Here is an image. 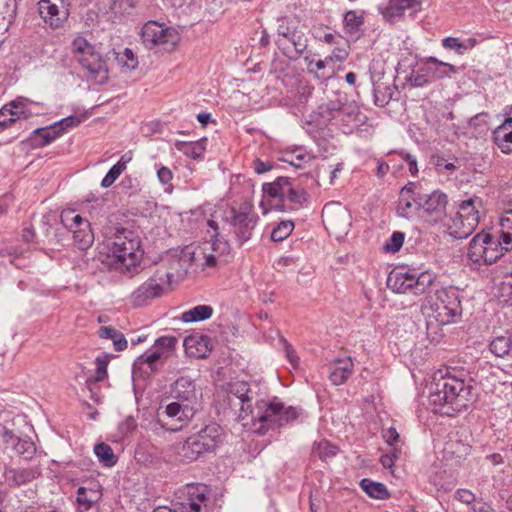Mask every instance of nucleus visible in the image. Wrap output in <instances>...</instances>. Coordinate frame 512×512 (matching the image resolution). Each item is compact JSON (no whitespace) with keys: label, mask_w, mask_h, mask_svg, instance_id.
Segmentation results:
<instances>
[{"label":"nucleus","mask_w":512,"mask_h":512,"mask_svg":"<svg viewBox=\"0 0 512 512\" xmlns=\"http://www.w3.org/2000/svg\"><path fill=\"white\" fill-rule=\"evenodd\" d=\"M470 378L448 373L431 389L429 402L435 411L453 415L467 409L475 400Z\"/></svg>","instance_id":"1"},{"label":"nucleus","mask_w":512,"mask_h":512,"mask_svg":"<svg viewBox=\"0 0 512 512\" xmlns=\"http://www.w3.org/2000/svg\"><path fill=\"white\" fill-rule=\"evenodd\" d=\"M424 309L439 325L455 322L462 314L459 291L454 287L435 290L433 295L426 296Z\"/></svg>","instance_id":"2"},{"label":"nucleus","mask_w":512,"mask_h":512,"mask_svg":"<svg viewBox=\"0 0 512 512\" xmlns=\"http://www.w3.org/2000/svg\"><path fill=\"white\" fill-rule=\"evenodd\" d=\"M71 52L79 63L85 76L98 84H103L108 79V66L102 55L96 51L85 37L77 36L71 44Z\"/></svg>","instance_id":"3"},{"label":"nucleus","mask_w":512,"mask_h":512,"mask_svg":"<svg viewBox=\"0 0 512 512\" xmlns=\"http://www.w3.org/2000/svg\"><path fill=\"white\" fill-rule=\"evenodd\" d=\"M256 404V423H260V428L258 429L260 433L292 423L303 412L299 407L285 406L282 402L277 401L276 398L270 402L257 400Z\"/></svg>","instance_id":"4"},{"label":"nucleus","mask_w":512,"mask_h":512,"mask_svg":"<svg viewBox=\"0 0 512 512\" xmlns=\"http://www.w3.org/2000/svg\"><path fill=\"white\" fill-rule=\"evenodd\" d=\"M258 385L245 381H234L228 384L227 402L231 410L237 413L238 420L250 418L256 424L258 393L254 390Z\"/></svg>","instance_id":"5"},{"label":"nucleus","mask_w":512,"mask_h":512,"mask_svg":"<svg viewBox=\"0 0 512 512\" xmlns=\"http://www.w3.org/2000/svg\"><path fill=\"white\" fill-rule=\"evenodd\" d=\"M131 232H120L109 245L108 258L110 264L121 271H131L141 261L143 252L140 250V241L129 237Z\"/></svg>","instance_id":"6"},{"label":"nucleus","mask_w":512,"mask_h":512,"mask_svg":"<svg viewBox=\"0 0 512 512\" xmlns=\"http://www.w3.org/2000/svg\"><path fill=\"white\" fill-rule=\"evenodd\" d=\"M223 220L229 225L230 232L234 234L238 244L242 245L251 239L259 217L254 212L253 206L244 202L226 210Z\"/></svg>","instance_id":"7"},{"label":"nucleus","mask_w":512,"mask_h":512,"mask_svg":"<svg viewBox=\"0 0 512 512\" xmlns=\"http://www.w3.org/2000/svg\"><path fill=\"white\" fill-rule=\"evenodd\" d=\"M174 273L163 267H159L153 275L143 282L130 295V303L133 307H144L152 300L160 298L171 284Z\"/></svg>","instance_id":"8"},{"label":"nucleus","mask_w":512,"mask_h":512,"mask_svg":"<svg viewBox=\"0 0 512 512\" xmlns=\"http://www.w3.org/2000/svg\"><path fill=\"white\" fill-rule=\"evenodd\" d=\"M278 39L276 45L289 59L296 60L307 48V38L298 30L293 21L283 18L279 20Z\"/></svg>","instance_id":"9"},{"label":"nucleus","mask_w":512,"mask_h":512,"mask_svg":"<svg viewBox=\"0 0 512 512\" xmlns=\"http://www.w3.org/2000/svg\"><path fill=\"white\" fill-rule=\"evenodd\" d=\"M141 39L148 49L161 47L165 51H171L180 40L178 32L165 27L156 21H149L141 29Z\"/></svg>","instance_id":"10"},{"label":"nucleus","mask_w":512,"mask_h":512,"mask_svg":"<svg viewBox=\"0 0 512 512\" xmlns=\"http://www.w3.org/2000/svg\"><path fill=\"white\" fill-rule=\"evenodd\" d=\"M359 113V107L356 103L353 101L349 102L346 96L343 99L338 98L336 101H330L320 107V114L324 122L335 120L337 123L347 126L358 120Z\"/></svg>","instance_id":"11"},{"label":"nucleus","mask_w":512,"mask_h":512,"mask_svg":"<svg viewBox=\"0 0 512 512\" xmlns=\"http://www.w3.org/2000/svg\"><path fill=\"white\" fill-rule=\"evenodd\" d=\"M38 10L45 24L57 29L68 19L69 3L67 0H40Z\"/></svg>","instance_id":"12"},{"label":"nucleus","mask_w":512,"mask_h":512,"mask_svg":"<svg viewBox=\"0 0 512 512\" xmlns=\"http://www.w3.org/2000/svg\"><path fill=\"white\" fill-rule=\"evenodd\" d=\"M210 489L205 484H189L185 489V499L178 503L182 512H208Z\"/></svg>","instance_id":"13"},{"label":"nucleus","mask_w":512,"mask_h":512,"mask_svg":"<svg viewBox=\"0 0 512 512\" xmlns=\"http://www.w3.org/2000/svg\"><path fill=\"white\" fill-rule=\"evenodd\" d=\"M416 209H422L427 215L435 219L445 217L448 204L447 195L441 191H433L430 194L418 193L413 197Z\"/></svg>","instance_id":"14"},{"label":"nucleus","mask_w":512,"mask_h":512,"mask_svg":"<svg viewBox=\"0 0 512 512\" xmlns=\"http://www.w3.org/2000/svg\"><path fill=\"white\" fill-rule=\"evenodd\" d=\"M195 411V407H187V405L172 400L165 406L163 412L171 421V426L166 429L173 432L181 430L192 420Z\"/></svg>","instance_id":"15"},{"label":"nucleus","mask_w":512,"mask_h":512,"mask_svg":"<svg viewBox=\"0 0 512 512\" xmlns=\"http://www.w3.org/2000/svg\"><path fill=\"white\" fill-rule=\"evenodd\" d=\"M443 225L446 227L448 234L456 239L467 238L477 228L474 218L465 219L457 212L454 215H445Z\"/></svg>","instance_id":"16"},{"label":"nucleus","mask_w":512,"mask_h":512,"mask_svg":"<svg viewBox=\"0 0 512 512\" xmlns=\"http://www.w3.org/2000/svg\"><path fill=\"white\" fill-rule=\"evenodd\" d=\"M171 398L187 407H195L197 394L194 381L189 377H179L172 385Z\"/></svg>","instance_id":"17"},{"label":"nucleus","mask_w":512,"mask_h":512,"mask_svg":"<svg viewBox=\"0 0 512 512\" xmlns=\"http://www.w3.org/2000/svg\"><path fill=\"white\" fill-rule=\"evenodd\" d=\"M322 221L327 229L343 231L349 225V213L339 204H326L322 210Z\"/></svg>","instance_id":"18"},{"label":"nucleus","mask_w":512,"mask_h":512,"mask_svg":"<svg viewBox=\"0 0 512 512\" xmlns=\"http://www.w3.org/2000/svg\"><path fill=\"white\" fill-rule=\"evenodd\" d=\"M292 187L293 185L288 177H277L275 181L263 184L262 189L267 197L279 201V203L273 205L275 210L285 211L284 201Z\"/></svg>","instance_id":"19"},{"label":"nucleus","mask_w":512,"mask_h":512,"mask_svg":"<svg viewBox=\"0 0 512 512\" xmlns=\"http://www.w3.org/2000/svg\"><path fill=\"white\" fill-rule=\"evenodd\" d=\"M31 111L21 101H11L0 109V132L20 119H28Z\"/></svg>","instance_id":"20"},{"label":"nucleus","mask_w":512,"mask_h":512,"mask_svg":"<svg viewBox=\"0 0 512 512\" xmlns=\"http://www.w3.org/2000/svg\"><path fill=\"white\" fill-rule=\"evenodd\" d=\"M492 139L501 152L505 154L512 153V108L502 124L493 131Z\"/></svg>","instance_id":"21"},{"label":"nucleus","mask_w":512,"mask_h":512,"mask_svg":"<svg viewBox=\"0 0 512 512\" xmlns=\"http://www.w3.org/2000/svg\"><path fill=\"white\" fill-rule=\"evenodd\" d=\"M40 474L41 471L38 467L20 469L6 468L3 476L7 485L10 487H19L37 479Z\"/></svg>","instance_id":"22"},{"label":"nucleus","mask_w":512,"mask_h":512,"mask_svg":"<svg viewBox=\"0 0 512 512\" xmlns=\"http://www.w3.org/2000/svg\"><path fill=\"white\" fill-rule=\"evenodd\" d=\"M209 445L199 439L197 434L190 436L181 446L179 455L186 462H193L198 460L200 457L207 453H212L209 449Z\"/></svg>","instance_id":"23"},{"label":"nucleus","mask_w":512,"mask_h":512,"mask_svg":"<svg viewBox=\"0 0 512 512\" xmlns=\"http://www.w3.org/2000/svg\"><path fill=\"white\" fill-rule=\"evenodd\" d=\"M420 0H389L387 6L379 7L383 18L388 22H394L402 17L407 9L420 6Z\"/></svg>","instance_id":"24"},{"label":"nucleus","mask_w":512,"mask_h":512,"mask_svg":"<svg viewBox=\"0 0 512 512\" xmlns=\"http://www.w3.org/2000/svg\"><path fill=\"white\" fill-rule=\"evenodd\" d=\"M183 344L186 352L196 358H204L212 350L211 340L206 335H189Z\"/></svg>","instance_id":"25"},{"label":"nucleus","mask_w":512,"mask_h":512,"mask_svg":"<svg viewBox=\"0 0 512 512\" xmlns=\"http://www.w3.org/2000/svg\"><path fill=\"white\" fill-rule=\"evenodd\" d=\"M63 134V128H57L55 123L49 127H42L35 129L30 137L32 147H44Z\"/></svg>","instance_id":"26"},{"label":"nucleus","mask_w":512,"mask_h":512,"mask_svg":"<svg viewBox=\"0 0 512 512\" xmlns=\"http://www.w3.org/2000/svg\"><path fill=\"white\" fill-rule=\"evenodd\" d=\"M425 71L429 72L432 80L450 77L452 74L458 73L459 68L430 56L425 59Z\"/></svg>","instance_id":"27"},{"label":"nucleus","mask_w":512,"mask_h":512,"mask_svg":"<svg viewBox=\"0 0 512 512\" xmlns=\"http://www.w3.org/2000/svg\"><path fill=\"white\" fill-rule=\"evenodd\" d=\"M436 281V274L432 271L426 270L419 274L413 273V281L410 286L411 294L415 296L428 294L430 295L432 288L434 287V283Z\"/></svg>","instance_id":"28"},{"label":"nucleus","mask_w":512,"mask_h":512,"mask_svg":"<svg viewBox=\"0 0 512 512\" xmlns=\"http://www.w3.org/2000/svg\"><path fill=\"white\" fill-rule=\"evenodd\" d=\"M201 441L209 445V450L214 452L224 440L223 428L215 423L211 422L196 433Z\"/></svg>","instance_id":"29"},{"label":"nucleus","mask_w":512,"mask_h":512,"mask_svg":"<svg viewBox=\"0 0 512 512\" xmlns=\"http://www.w3.org/2000/svg\"><path fill=\"white\" fill-rule=\"evenodd\" d=\"M413 281V272L404 269L392 271L387 279V285L396 293H409Z\"/></svg>","instance_id":"30"},{"label":"nucleus","mask_w":512,"mask_h":512,"mask_svg":"<svg viewBox=\"0 0 512 512\" xmlns=\"http://www.w3.org/2000/svg\"><path fill=\"white\" fill-rule=\"evenodd\" d=\"M489 240L490 233L485 231L476 234L472 238L469 244L467 256L473 263L481 265V260H483L485 248Z\"/></svg>","instance_id":"31"},{"label":"nucleus","mask_w":512,"mask_h":512,"mask_svg":"<svg viewBox=\"0 0 512 512\" xmlns=\"http://www.w3.org/2000/svg\"><path fill=\"white\" fill-rule=\"evenodd\" d=\"M162 356L163 353L156 350L150 354L140 355L133 363V373L137 374L138 372L142 371L145 365L148 368V370L144 371L146 374H150L159 370L162 367V363H160Z\"/></svg>","instance_id":"32"},{"label":"nucleus","mask_w":512,"mask_h":512,"mask_svg":"<svg viewBox=\"0 0 512 512\" xmlns=\"http://www.w3.org/2000/svg\"><path fill=\"white\" fill-rule=\"evenodd\" d=\"M353 372V362L351 358L337 359L334 363L329 378L334 385H342Z\"/></svg>","instance_id":"33"},{"label":"nucleus","mask_w":512,"mask_h":512,"mask_svg":"<svg viewBox=\"0 0 512 512\" xmlns=\"http://www.w3.org/2000/svg\"><path fill=\"white\" fill-rule=\"evenodd\" d=\"M88 222L81 215L76 214L73 209L63 210L60 215V224L66 228L68 235L72 233L73 236L74 231L80 230L82 227L86 228Z\"/></svg>","instance_id":"34"},{"label":"nucleus","mask_w":512,"mask_h":512,"mask_svg":"<svg viewBox=\"0 0 512 512\" xmlns=\"http://www.w3.org/2000/svg\"><path fill=\"white\" fill-rule=\"evenodd\" d=\"M482 207V200L479 197L469 198L461 201L458 205V211L461 216L465 219L474 218L476 225L478 226L480 221L479 209Z\"/></svg>","instance_id":"35"},{"label":"nucleus","mask_w":512,"mask_h":512,"mask_svg":"<svg viewBox=\"0 0 512 512\" xmlns=\"http://www.w3.org/2000/svg\"><path fill=\"white\" fill-rule=\"evenodd\" d=\"M98 335L102 339L112 340L116 351H123L127 348V340L124 334L113 327L101 326L98 330Z\"/></svg>","instance_id":"36"},{"label":"nucleus","mask_w":512,"mask_h":512,"mask_svg":"<svg viewBox=\"0 0 512 512\" xmlns=\"http://www.w3.org/2000/svg\"><path fill=\"white\" fill-rule=\"evenodd\" d=\"M360 487L372 498L384 500L389 497V492L383 483L374 482L368 478H363L360 481Z\"/></svg>","instance_id":"37"},{"label":"nucleus","mask_w":512,"mask_h":512,"mask_svg":"<svg viewBox=\"0 0 512 512\" xmlns=\"http://www.w3.org/2000/svg\"><path fill=\"white\" fill-rule=\"evenodd\" d=\"M213 314V308L210 305H197L188 311H185L181 319L184 322H199L209 319Z\"/></svg>","instance_id":"38"},{"label":"nucleus","mask_w":512,"mask_h":512,"mask_svg":"<svg viewBox=\"0 0 512 512\" xmlns=\"http://www.w3.org/2000/svg\"><path fill=\"white\" fill-rule=\"evenodd\" d=\"M206 139L203 138L197 142H182L177 141L175 143V147L177 150L183 152L185 155L192 159H199L203 156L205 152V143Z\"/></svg>","instance_id":"39"},{"label":"nucleus","mask_w":512,"mask_h":512,"mask_svg":"<svg viewBox=\"0 0 512 512\" xmlns=\"http://www.w3.org/2000/svg\"><path fill=\"white\" fill-rule=\"evenodd\" d=\"M490 351L497 357L512 354V334L494 338L490 343Z\"/></svg>","instance_id":"40"},{"label":"nucleus","mask_w":512,"mask_h":512,"mask_svg":"<svg viewBox=\"0 0 512 512\" xmlns=\"http://www.w3.org/2000/svg\"><path fill=\"white\" fill-rule=\"evenodd\" d=\"M487 243L488 244L485 248L483 260H481V265H491L505 254L503 252V249L499 247V240L496 239V237L492 236L491 234L490 240Z\"/></svg>","instance_id":"41"},{"label":"nucleus","mask_w":512,"mask_h":512,"mask_svg":"<svg viewBox=\"0 0 512 512\" xmlns=\"http://www.w3.org/2000/svg\"><path fill=\"white\" fill-rule=\"evenodd\" d=\"M94 453L105 467H113L117 463L118 458L112 448L104 442L95 445Z\"/></svg>","instance_id":"42"},{"label":"nucleus","mask_w":512,"mask_h":512,"mask_svg":"<svg viewBox=\"0 0 512 512\" xmlns=\"http://www.w3.org/2000/svg\"><path fill=\"white\" fill-rule=\"evenodd\" d=\"M312 156L309 153L304 152L302 149L297 148L293 151L284 154L282 160L295 168H302L305 163L312 160Z\"/></svg>","instance_id":"43"},{"label":"nucleus","mask_w":512,"mask_h":512,"mask_svg":"<svg viewBox=\"0 0 512 512\" xmlns=\"http://www.w3.org/2000/svg\"><path fill=\"white\" fill-rule=\"evenodd\" d=\"M74 244L81 250L88 249L94 241V234L91 230L90 223H87V227L74 231L73 235Z\"/></svg>","instance_id":"44"},{"label":"nucleus","mask_w":512,"mask_h":512,"mask_svg":"<svg viewBox=\"0 0 512 512\" xmlns=\"http://www.w3.org/2000/svg\"><path fill=\"white\" fill-rule=\"evenodd\" d=\"M345 31L349 34L357 33L364 24L363 15H359L354 10L347 11L343 19Z\"/></svg>","instance_id":"45"},{"label":"nucleus","mask_w":512,"mask_h":512,"mask_svg":"<svg viewBox=\"0 0 512 512\" xmlns=\"http://www.w3.org/2000/svg\"><path fill=\"white\" fill-rule=\"evenodd\" d=\"M96 371L95 375L86 380V384L88 388L91 387L92 384L103 381L107 377V366L109 359L107 356L97 357L96 358Z\"/></svg>","instance_id":"46"},{"label":"nucleus","mask_w":512,"mask_h":512,"mask_svg":"<svg viewBox=\"0 0 512 512\" xmlns=\"http://www.w3.org/2000/svg\"><path fill=\"white\" fill-rule=\"evenodd\" d=\"M294 229V222L290 220L281 221L271 232V240L280 242L286 239Z\"/></svg>","instance_id":"47"},{"label":"nucleus","mask_w":512,"mask_h":512,"mask_svg":"<svg viewBox=\"0 0 512 512\" xmlns=\"http://www.w3.org/2000/svg\"><path fill=\"white\" fill-rule=\"evenodd\" d=\"M136 0H111L110 9L115 16L130 15L135 8Z\"/></svg>","instance_id":"48"},{"label":"nucleus","mask_w":512,"mask_h":512,"mask_svg":"<svg viewBox=\"0 0 512 512\" xmlns=\"http://www.w3.org/2000/svg\"><path fill=\"white\" fill-rule=\"evenodd\" d=\"M407 81L412 87H422L432 81L429 72L425 71V62L418 70H412Z\"/></svg>","instance_id":"49"},{"label":"nucleus","mask_w":512,"mask_h":512,"mask_svg":"<svg viewBox=\"0 0 512 512\" xmlns=\"http://www.w3.org/2000/svg\"><path fill=\"white\" fill-rule=\"evenodd\" d=\"M14 450L25 459H31L36 452V446L30 439H22L19 437L15 442Z\"/></svg>","instance_id":"50"},{"label":"nucleus","mask_w":512,"mask_h":512,"mask_svg":"<svg viewBox=\"0 0 512 512\" xmlns=\"http://www.w3.org/2000/svg\"><path fill=\"white\" fill-rule=\"evenodd\" d=\"M313 451L320 459L327 460L337 454L338 448L329 441L322 440L314 447Z\"/></svg>","instance_id":"51"},{"label":"nucleus","mask_w":512,"mask_h":512,"mask_svg":"<svg viewBox=\"0 0 512 512\" xmlns=\"http://www.w3.org/2000/svg\"><path fill=\"white\" fill-rule=\"evenodd\" d=\"M305 61L307 62L308 72L315 74L318 79H328L330 77V74L325 72L328 60L314 61L309 57H305Z\"/></svg>","instance_id":"52"},{"label":"nucleus","mask_w":512,"mask_h":512,"mask_svg":"<svg viewBox=\"0 0 512 512\" xmlns=\"http://www.w3.org/2000/svg\"><path fill=\"white\" fill-rule=\"evenodd\" d=\"M116 60L119 65L129 70H133L138 66V59L129 48H125L123 52L117 53Z\"/></svg>","instance_id":"53"},{"label":"nucleus","mask_w":512,"mask_h":512,"mask_svg":"<svg viewBox=\"0 0 512 512\" xmlns=\"http://www.w3.org/2000/svg\"><path fill=\"white\" fill-rule=\"evenodd\" d=\"M208 226L213 229L214 231V234L211 236L212 238V249L213 251H217L218 249L221 250V253H225V252H228L230 247H229V244L227 241H219L218 240V236H219V226H218V223L213 220V219H210L208 220Z\"/></svg>","instance_id":"54"},{"label":"nucleus","mask_w":512,"mask_h":512,"mask_svg":"<svg viewBox=\"0 0 512 512\" xmlns=\"http://www.w3.org/2000/svg\"><path fill=\"white\" fill-rule=\"evenodd\" d=\"M76 501L79 505L80 512H88L93 504L97 502V499L88 497L87 489L85 487H79L77 490Z\"/></svg>","instance_id":"55"},{"label":"nucleus","mask_w":512,"mask_h":512,"mask_svg":"<svg viewBox=\"0 0 512 512\" xmlns=\"http://www.w3.org/2000/svg\"><path fill=\"white\" fill-rule=\"evenodd\" d=\"M442 46L447 50H454L457 54L463 55L468 46L457 37H446L442 39Z\"/></svg>","instance_id":"56"},{"label":"nucleus","mask_w":512,"mask_h":512,"mask_svg":"<svg viewBox=\"0 0 512 512\" xmlns=\"http://www.w3.org/2000/svg\"><path fill=\"white\" fill-rule=\"evenodd\" d=\"M404 239L405 234L403 232H393L389 240L384 245L385 251L393 253L398 252L404 243Z\"/></svg>","instance_id":"57"},{"label":"nucleus","mask_w":512,"mask_h":512,"mask_svg":"<svg viewBox=\"0 0 512 512\" xmlns=\"http://www.w3.org/2000/svg\"><path fill=\"white\" fill-rule=\"evenodd\" d=\"M286 199L298 209L303 207L307 200L306 192L303 189H296L292 187L291 191L287 194Z\"/></svg>","instance_id":"58"},{"label":"nucleus","mask_w":512,"mask_h":512,"mask_svg":"<svg viewBox=\"0 0 512 512\" xmlns=\"http://www.w3.org/2000/svg\"><path fill=\"white\" fill-rule=\"evenodd\" d=\"M177 341L178 340L175 336H162L156 339L154 347L156 348V351H160L161 349L172 351L174 350Z\"/></svg>","instance_id":"59"},{"label":"nucleus","mask_w":512,"mask_h":512,"mask_svg":"<svg viewBox=\"0 0 512 512\" xmlns=\"http://www.w3.org/2000/svg\"><path fill=\"white\" fill-rule=\"evenodd\" d=\"M82 122V117L78 115H70L56 122L55 125L57 128H63V133L69 129L77 127Z\"/></svg>","instance_id":"60"},{"label":"nucleus","mask_w":512,"mask_h":512,"mask_svg":"<svg viewBox=\"0 0 512 512\" xmlns=\"http://www.w3.org/2000/svg\"><path fill=\"white\" fill-rule=\"evenodd\" d=\"M122 173L123 171L120 169V166L113 165L102 179L101 186L103 188L110 187Z\"/></svg>","instance_id":"61"},{"label":"nucleus","mask_w":512,"mask_h":512,"mask_svg":"<svg viewBox=\"0 0 512 512\" xmlns=\"http://www.w3.org/2000/svg\"><path fill=\"white\" fill-rule=\"evenodd\" d=\"M16 10V0H0V14L3 15V18L14 17Z\"/></svg>","instance_id":"62"},{"label":"nucleus","mask_w":512,"mask_h":512,"mask_svg":"<svg viewBox=\"0 0 512 512\" xmlns=\"http://www.w3.org/2000/svg\"><path fill=\"white\" fill-rule=\"evenodd\" d=\"M137 427V423L134 417L128 416L125 420H123L119 426L118 430L122 437H126L131 434Z\"/></svg>","instance_id":"63"},{"label":"nucleus","mask_w":512,"mask_h":512,"mask_svg":"<svg viewBox=\"0 0 512 512\" xmlns=\"http://www.w3.org/2000/svg\"><path fill=\"white\" fill-rule=\"evenodd\" d=\"M120 185L122 189L128 192L130 195L140 191L139 181L131 176L124 177Z\"/></svg>","instance_id":"64"}]
</instances>
